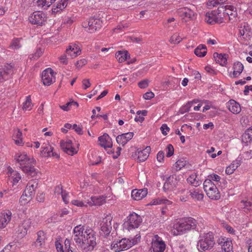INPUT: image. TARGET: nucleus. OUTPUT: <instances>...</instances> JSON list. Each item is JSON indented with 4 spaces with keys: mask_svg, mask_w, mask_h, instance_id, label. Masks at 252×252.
Wrapping results in <instances>:
<instances>
[{
    "mask_svg": "<svg viewBox=\"0 0 252 252\" xmlns=\"http://www.w3.org/2000/svg\"><path fill=\"white\" fill-rule=\"evenodd\" d=\"M73 240L86 252H91L96 245L95 232L91 228L82 225L73 229Z\"/></svg>",
    "mask_w": 252,
    "mask_h": 252,
    "instance_id": "f257e3e1",
    "label": "nucleus"
},
{
    "mask_svg": "<svg viewBox=\"0 0 252 252\" xmlns=\"http://www.w3.org/2000/svg\"><path fill=\"white\" fill-rule=\"evenodd\" d=\"M208 177L203 183L204 189L209 198L213 200H219L220 194L217 186H225V181L218 174H210Z\"/></svg>",
    "mask_w": 252,
    "mask_h": 252,
    "instance_id": "f03ea898",
    "label": "nucleus"
},
{
    "mask_svg": "<svg viewBox=\"0 0 252 252\" xmlns=\"http://www.w3.org/2000/svg\"><path fill=\"white\" fill-rule=\"evenodd\" d=\"M15 159L19 163L22 171L25 173H37L38 170L35 167L36 160L32 157L28 156L26 153L19 152L15 156Z\"/></svg>",
    "mask_w": 252,
    "mask_h": 252,
    "instance_id": "7ed1b4c3",
    "label": "nucleus"
},
{
    "mask_svg": "<svg viewBox=\"0 0 252 252\" xmlns=\"http://www.w3.org/2000/svg\"><path fill=\"white\" fill-rule=\"evenodd\" d=\"M196 226V221L195 219L191 217L184 218L173 224L171 233L174 236L182 235L194 229Z\"/></svg>",
    "mask_w": 252,
    "mask_h": 252,
    "instance_id": "20e7f679",
    "label": "nucleus"
},
{
    "mask_svg": "<svg viewBox=\"0 0 252 252\" xmlns=\"http://www.w3.org/2000/svg\"><path fill=\"white\" fill-rule=\"evenodd\" d=\"M140 234H136L134 237L129 239L124 238L113 241L111 245V249L115 252L127 250L140 241Z\"/></svg>",
    "mask_w": 252,
    "mask_h": 252,
    "instance_id": "39448f33",
    "label": "nucleus"
},
{
    "mask_svg": "<svg viewBox=\"0 0 252 252\" xmlns=\"http://www.w3.org/2000/svg\"><path fill=\"white\" fill-rule=\"evenodd\" d=\"M215 245L214 235L209 232L200 235L197 244V248L199 252H204L211 250Z\"/></svg>",
    "mask_w": 252,
    "mask_h": 252,
    "instance_id": "423d86ee",
    "label": "nucleus"
},
{
    "mask_svg": "<svg viewBox=\"0 0 252 252\" xmlns=\"http://www.w3.org/2000/svg\"><path fill=\"white\" fill-rule=\"evenodd\" d=\"M142 222V219L140 215L133 212L126 217V220L123 226L125 229L130 231L138 228Z\"/></svg>",
    "mask_w": 252,
    "mask_h": 252,
    "instance_id": "0eeeda50",
    "label": "nucleus"
},
{
    "mask_svg": "<svg viewBox=\"0 0 252 252\" xmlns=\"http://www.w3.org/2000/svg\"><path fill=\"white\" fill-rule=\"evenodd\" d=\"M83 28L90 33H94L99 30L102 26V21L98 17H92L82 23Z\"/></svg>",
    "mask_w": 252,
    "mask_h": 252,
    "instance_id": "6e6552de",
    "label": "nucleus"
},
{
    "mask_svg": "<svg viewBox=\"0 0 252 252\" xmlns=\"http://www.w3.org/2000/svg\"><path fill=\"white\" fill-rule=\"evenodd\" d=\"M179 177L178 174H170L166 177V180L163 185V190L165 192L174 191L178 186Z\"/></svg>",
    "mask_w": 252,
    "mask_h": 252,
    "instance_id": "1a4fd4ad",
    "label": "nucleus"
},
{
    "mask_svg": "<svg viewBox=\"0 0 252 252\" xmlns=\"http://www.w3.org/2000/svg\"><path fill=\"white\" fill-rule=\"evenodd\" d=\"M112 217L110 215H106L104 218H103L100 221V235L106 237L110 234L112 226L111 221Z\"/></svg>",
    "mask_w": 252,
    "mask_h": 252,
    "instance_id": "9d476101",
    "label": "nucleus"
},
{
    "mask_svg": "<svg viewBox=\"0 0 252 252\" xmlns=\"http://www.w3.org/2000/svg\"><path fill=\"white\" fill-rule=\"evenodd\" d=\"M177 13L183 23H187L193 20L195 16L194 12L187 7L179 8Z\"/></svg>",
    "mask_w": 252,
    "mask_h": 252,
    "instance_id": "9b49d317",
    "label": "nucleus"
},
{
    "mask_svg": "<svg viewBox=\"0 0 252 252\" xmlns=\"http://www.w3.org/2000/svg\"><path fill=\"white\" fill-rule=\"evenodd\" d=\"M166 244L162 238L158 235H155L152 238L151 249L153 252H164Z\"/></svg>",
    "mask_w": 252,
    "mask_h": 252,
    "instance_id": "f8f14e48",
    "label": "nucleus"
},
{
    "mask_svg": "<svg viewBox=\"0 0 252 252\" xmlns=\"http://www.w3.org/2000/svg\"><path fill=\"white\" fill-rule=\"evenodd\" d=\"M47 20L45 14L42 12L37 11L33 12L29 18V22L32 25L42 26L45 24Z\"/></svg>",
    "mask_w": 252,
    "mask_h": 252,
    "instance_id": "ddd939ff",
    "label": "nucleus"
},
{
    "mask_svg": "<svg viewBox=\"0 0 252 252\" xmlns=\"http://www.w3.org/2000/svg\"><path fill=\"white\" fill-rule=\"evenodd\" d=\"M151 151V147L147 146L143 149H137L134 152L131 154V157L137 160L138 162H143L145 161L149 156Z\"/></svg>",
    "mask_w": 252,
    "mask_h": 252,
    "instance_id": "4468645a",
    "label": "nucleus"
},
{
    "mask_svg": "<svg viewBox=\"0 0 252 252\" xmlns=\"http://www.w3.org/2000/svg\"><path fill=\"white\" fill-rule=\"evenodd\" d=\"M40 155L45 158L54 157L59 159L60 155L57 151L54 150V148L49 143L44 144L41 148Z\"/></svg>",
    "mask_w": 252,
    "mask_h": 252,
    "instance_id": "2eb2a0df",
    "label": "nucleus"
},
{
    "mask_svg": "<svg viewBox=\"0 0 252 252\" xmlns=\"http://www.w3.org/2000/svg\"><path fill=\"white\" fill-rule=\"evenodd\" d=\"M41 79L44 85L50 86L55 82L54 71L50 68L46 69L42 73Z\"/></svg>",
    "mask_w": 252,
    "mask_h": 252,
    "instance_id": "dca6fc26",
    "label": "nucleus"
},
{
    "mask_svg": "<svg viewBox=\"0 0 252 252\" xmlns=\"http://www.w3.org/2000/svg\"><path fill=\"white\" fill-rule=\"evenodd\" d=\"M60 146L62 149L69 155H73L77 153L78 150L74 147L70 140H62L60 141Z\"/></svg>",
    "mask_w": 252,
    "mask_h": 252,
    "instance_id": "f3484780",
    "label": "nucleus"
},
{
    "mask_svg": "<svg viewBox=\"0 0 252 252\" xmlns=\"http://www.w3.org/2000/svg\"><path fill=\"white\" fill-rule=\"evenodd\" d=\"M205 20L209 24H214L217 23H221L223 18L221 15H219V12L214 10L206 13Z\"/></svg>",
    "mask_w": 252,
    "mask_h": 252,
    "instance_id": "a211bd4d",
    "label": "nucleus"
},
{
    "mask_svg": "<svg viewBox=\"0 0 252 252\" xmlns=\"http://www.w3.org/2000/svg\"><path fill=\"white\" fill-rule=\"evenodd\" d=\"M65 52L68 56L73 59L80 55L81 53V50L78 44L70 43L66 48Z\"/></svg>",
    "mask_w": 252,
    "mask_h": 252,
    "instance_id": "6ab92c4d",
    "label": "nucleus"
},
{
    "mask_svg": "<svg viewBox=\"0 0 252 252\" xmlns=\"http://www.w3.org/2000/svg\"><path fill=\"white\" fill-rule=\"evenodd\" d=\"M99 145L105 148H111L112 147L113 143L111 138L107 133H104L98 137Z\"/></svg>",
    "mask_w": 252,
    "mask_h": 252,
    "instance_id": "aec40b11",
    "label": "nucleus"
},
{
    "mask_svg": "<svg viewBox=\"0 0 252 252\" xmlns=\"http://www.w3.org/2000/svg\"><path fill=\"white\" fill-rule=\"evenodd\" d=\"M219 243L221 245L223 252H233L232 241L228 238H222Z\"/></svg>",
    "mask_w": 252,
    "mask_h": 252,
    "instance_id": "412c9836",
    "label": "nucleus"
},
{
    "mask_svg": "<svg viewBox=\"0 0 252 252\" xmlns=\"http://www.w3.org/2000/svg\"><path fill=\"white\" fill-rule=\"evenodd\" d=\"M133 135V133L130 132L119 135L116 137L117 142L124 146L132 138Z\"/></svg>",
    "mask_w": 252,
    "mask_h": 252,
    "instance_id": "4be33fe9",
    "label": "nucleus"
},
{
    "mask_svg": "<svg viewBox=\"0 0 252 252\" xmlns=\"http://www.w3.org/2000/svg\"><path fill=\"white\" fill-rule=\"evenodd\" d=\"M105 202V197L103 196H94L87 199L86 203L90 206L93 205H101Z\"/></svg>",
    "mask_w": 252,
    "mask_h": 252,
    "instance_id": "5701e85b",
    "label": "nucleus"
},
{
    "mask_svg": "<svg viewBox=\"0 0 252 252\" xmlns=\"http://www.w3.org/2000/svg\"><path fill=\"white\" fill-rule=\"evenodd\" d=\"M37 185L36 182L34 181H31L28 183L24 193L29 198L32 199L34 195Z\"/></svg>",
    "mask_w": 252,
    "mask_h": 252,
    "instance_id": "b1692460",
    "label": "nucleus"
},
{
    "mask_svg": "<svg viewBox=\"0 0 252 252\" xmlns=\"http://www.w3.org/2000/svg\"><path fill=\"white\" fill-rule=\"evenodd\" d=\"M226 106L228 109L234 114H238L241 111L240 104L233 99L228 101L226 103Z\"/></svg>",
    "mask_w": 252,
    "mask_h": 252,
    "instance_id": "393cba45",
    "label": "nucleus"
},
{
    "mask_svg": "<svg viewBox=\"0 0 252 252\" xmlns=\"http://www.w3.org/2000/svg\"><path fill=\"white\" fill-rule=\"evenodd\" d=\"M148 193L146 188L140 189H133L131 191V197L135 200H140L144 198Z\"/></svg>",
    "mask_w": 252,
    "mask_h": 252,
    "instance_id": "a878e982",
    "label": "nucleus"
},
{
    "mask_svg": "<svg viewBox=\"0 0 252 252\" xmlns=\"http://www.w3.org/2000/svg\"><path fill=\"white\" fill-rule=\"evenodd\" d=\"M203 179L201 174H190L187 178L188 182L194 187H198L201 184Z\"/></svg>",
    "mask_w": 252,
    "mask_h": 252,
    "instance_id": "bb28decb",
    "label": "nucleus"
},
{
    "mask_svg": "<svg viewBox=\"0 0 252 252\" xmlns=\"http://www.w3.org/2000/svg\"><path fill=\"white\" fill-rule=\"evenodd\" d=\"M12 213L10 211H6L1 213L0 219V227L5 228L11 219Z\"/></svg>",
    "mask_w": 252,
    "mask_h": 252,
    "instance_id": "cd10ccee",
    "label": "nucleus"
},
{
    "mask_svg": "<svg viewBox=\"0 0 252 252\" xmlns=\"http://www.w3.org/2000/svg\"><path fill=\"white\" fill-rule=\"evenodd\" d=\"M244 69L243 64L240 62H237L234 63L233 66V72L230 73L229 76L231 78H236L238 77L242 73Z\"/></svg>",
    "mask_w": 252,
    "mask_h": 252,
    "instance_id": "c85d7f7f",
    "label": "nucleus"
},
{
    "mask_svg": "<svg viewBox=\"0 0 252 252\" xmlns=\"http://www.w3.org/2000/svg\"><path fill=\"white\" fill-rule=\"evenodd\" d=\"M37 238L34 242L36 247L42 248L45 243L46 236L44 232L39 231L37 233Z\"/></svg>",
    "mask_w": 252,
    "mask_h": 252,
    "instance_id": "c756f323",
    "label": "nucleus"
},
{
    "mask_svg": "<svg viewBox=\"0 0 252 252\" xmlns=\"http://www.w3.org/2000/svg\"><path fill=\"white\" fill-rule=\"evenodd\" d=\"M13 139L15 143L19 146H22L24 144L22 131L19 128L14 130L13 135Z\"/></svg>",
    "mask_w": 252,
    "mask_h": 252,
    "instance_id": "7c9ffc66",
    "label": "nucleus"
},
{
    "mask_svg": "<svg viewBox=\"0 0 252 252\" xmlns=\"http://www.w3.org/2000/svg\"><path fill=\"white\" fill-rule=\"evenodd\" d=\"M191 197L197 201H200L203 199L204 194L202 191L199 189H193L189 191Z\"/></svg>",
    "mask_w": 252,
    "mask_h": 252,
    "instance_id": "2f4dec72",
    "label": "nucleus"
},
{
    "mask_svg": "<svg viewBox=\"0 0 252 252\" xmlns=\"http://www.w3.org/2000/svg\"><path fill=\"white\" fill-rule=\"evenodd\" d=\"M213 56L217 63H219L222 66H224L226 64L227 59L225 54L215 53L213 55Z\"/></svg>",
    "mask_w": 252,
    "mask_h": 252,
    "instance_id": "473e14b6",
    "label": "nucleus"
},
{
    "mask_svg": "<svg viewBox=\"0 0 252 252\" xmlns=\"http://www.w3.org/2000/svg\"><path fill=\"white\" fill-rule=\"evenodd\" d=\"M68 1V0H61L60 1L56 6H54L52 8V12L54 13H57L61 11L67 6Z\"/></svg>",
    "mask_w": 252,
    "mask_h": 252,
    "instance_id": "72a5a7b5",
    "label": "nucleus"
},
{
    "mask_svg": "<svg viewBox=\"0 0 252 252\" xmlns=\"http://www.w3.org/2000/svg\"><path fill=\"white\" fill-rule=\"evenodd\" d=\"M172 204V202L170 200L166 199L165 197H158L155 198L151 201L150 204L151 205H157L165 204L169 205Z\"/></svg>",
    "mask_w": 252,
    "mask_h": 252,
    "instance_id": "f704fd0d",
    "label": "nucleus"
},
{
    "mask_svg": "<svg viewBox=\"0 0 252 252\" xmlns=\"http://www.w3.org/2000/svg\"><path fill=\"white\" fill-rule=\"evenodd\" d=\"M194 53L199 57H204L207 53L206 46L203 44H200L194 49Z\"/></svg>",
    "mask_w": 252,
    "mask_h": 252,
    "instance_id": "c9c22d12",
    "label": "nucleus"
},
{
    "mask_svg": "<svg viewBox=\"0 0 252 252\" xmlns=\"http://www.w3.org/2000/svg\"><path fill=\"white\" fill-rule=\"evenodd\" d=\"M242 140L243 142L248 143L252 141V126L247 129L243 134Z\"/></svg>",
    "mask_w": 252,
    "mask_h": 252,
    "instance_id": "e433bc0d",
    "label": "nucleus"
},
{
    "mask_svg": "<svg viewBox=\"0 0 252 252\" xmlns=\"http://www.w3.org/2000/svg\"><path fill=\"white\" fill-rule=\"evenodd\" d=\"M33 105L32 102L31 95H28L26 97V100L23 103V110L26 111H30L32 109Z\"/></svg>",
    "mask_w": 252,
    "mask_h": 252,
    "instance_id": "4c0bfd02",
    "label": "nucleus"
},
{
    "mask_svg": "<svg viewBox=\"0 0 252 252\" xmlns=\"http://www.w3.org/2000/svg\"><path fill=\"white\" fill-rule=\"evenodd\" d=\"M115 56L119 63H123L126 60L128 53L126 51H119L116 53Z\"/></svg>",
    "mask_w": 252,
    "mask_h": 252,
    "instance_id": "58836bf2",
    "label": "nucleus"
},
{
    "mask_svg": "<svg viewBox=\"0 0 252 252\" xmlns=\"http://www.w3.org/2000/svg\"><path fill=\"white\" fill-rule=\"evenodd\" d=\"M240 165L239 161H233L225 170V173H233L235 170Z\"/></svg>",
    "mask_w": 252,
    "mask_h": 252,
    "instance_id": "ea45409f",
    "label": "nucleus"
},
{
    "mask_svg": "<svg viewBox=\"0 0 252 252\" xmlns=\"http://www.w3.org/2000/svg\"><path fill=\"white\" fill-rule=\"evenodd\" d=\"M56 0H37V3L38 7L43 9L49 7Z\"/></svg>",
    "mask_w": 252,
    "mask_h": 252,
    "instance_id": "a19ab883",
    "label": "nucleus"
},
{
    "mask_svg": "<svg viewBox=\"0 0 252 252\" xmlns=\"http://www.w3.org/2000/svg\"><path fill=\"white\" fill-rule=\"evenodd\" d=\"M250 28L248 23H242L239 27V34L240 36H243L245 34L248 33Z\"/></svg>",
    "mask_w": 252,
    "mask_h": 252,
    "instance_id": "79ce46f5",
    "label": "nucleus"
},
{
    "mask_svg": "<svg viewBox=\"0 0 252 252\" xmlns=\"http://www.w3.org/2000/svg\"><path fill=\"white\" fill-rule=\"evenodd\" d=\"M241 206L245 212L252 211V201L243 200L241 202Z\"/></svg>",
    "mask_w": 252,
    "mask_h": 252,
    "instance_id": "37998d69",
    "label": "nucleus"
},
{
    "mask_svg": "<svg viewBox=\"0 0 252 252\" xmlns=\"http://www.w3.org/2000/svg\"><path fill=\"white\" fill-rule=\"evenodd\" d=\"M187 164L186 160L179 159L174 165V168L176 171H179L182 168L185 167Z\"/></svg>",
    "mask_w": 252,
    "mask_h": 252,
    "instance_id": "c03bdc74",
    "label": "nucleus"
},
{
    "mask_svg": "<svg viewBox=\"0 0 252 252\" xmlns=\"http://www.w3.org/2000/svg\"><path fill=\"white\" fill-rule=\"evenodd\" d=\"M235 8L230 5H225V12H224V16L226 14L227 16H235L236 15V12L234 10Z\"/></svg>",
    "mask_w": 252,
    "mask_h": 252,
    "instance_id": "a18cd8bd",
    "label": "nucleus"
},
{
    "mask_svg": "<svg viewBox=\"0 0 252 252\" xmlns=\"http://www.w3.org/2000/svg\"><path fill=\"white\" fill-rule=\"evenodd\" d=\"M20 38H15L13 39L9 45V48L13 50L19 49L22 46L20 44Z\"/></svg>",
    "mask_w": 252,
    "mask_h": 252,
    "instance_id": "49530a36",
    "label": "nucleus"
},
{
    "mask_svg": "<svg viewBox=\"0 0 252 252\" xmlns=\"http://www.w3.org/2000/svg\"><path fill=\"white\" fill-rule=\"evenodd\" d=\"M87 200V199L86 198H85L84 201L78 199H73L71 200V204L79 207H87L89 205L86 202Z\"/></svg>",
    "mask_w": 252,
    "mask_h": 252,
    "instance_id": "de8ad7c7",
    "label": "nucleus"
},
{
    "mask_svg": "<svg viewBox=\"0 0 252 252\" xmlns=\"http://www.w3.org/2000/svg\"><path fill=\"white\" fill-rule=\"evenodd\" d=\"M182 40V38L180 37L179 34L178 33H175L170 37L169 42L171 44H176L179 43Z\"/></svg>",
    "mask_w": 252,
    "mask_h": 252,
    "instance_id": "09e8293b",
    "label": "nucleus"
},
{
    "mask_svg": "<svg viewBox=\"0 0 252 252\" xmlns=\"http://www.w3.org/2000/svg\"><path fill=\"white\" fill-rule=\"evenodd\" d=\"M16 233L19 237L23 238L27 235V230L20 224L17 228Z\"/></svg>",
    "mask_w": 252,
    "mask_h": 252,
    "instance_id": "8fccbe9b",
    "label": "nucleus"
},
{
    "mask_svg": "<svg viewBox=\"0 0 252 252\" xmlns=\"http://www.w3.org/2000/svg\"><path fill=\"white\" fill-rule=\"evenodd\" d=\"M251 117L249 115H244L240 120V122L243 126H247L250 125Z\"/></svg>",
    "mask_w": 252,
    "mask_h": 252,
    "instance_id": "3c124183",
    "label": "nucleus"
},
{
    "mask_svg": "<svg viewBox=\"0 0 252 252\" xmlns=\"http://www.w3.org/2000/svg\"><path fill=\"white\" fill-rule=\"evenodd\" d=\"M72 106L78 107V104L76 102L71 101L66 103L65 105L60 106V108L65 111H68L70 110Z\"/></svg>",
    "mask_w": 252,
    "mask_h": 252,
    "instance_id": "603ef678",
    "label": "nucleus"
},
{
    "mask_svg": "<svg viewBox=\"0 0 252 252\" xmlns=\"http://www.w3.org/2000/svg\"><path fill=\"white\" fill-rule=\"evenodd\" d=\"M227 0H212L208 2L207 5L209 7H215L218 5H221Z\"/></svg>",
    "mask_w": 252,
    "mask_h": 252,
    "instance_id": "864d4df0",
    "label": "nucleus"
},
{
    "mask_svg": "<svg viewBox=\"0 0 252 252\" xmlns=\"http://www.w3.org/2000/svg\"><path fill=\"white\" fill-rule=\"evenodd\" d=\"M31 199L29 198L24 193L20 198L19 202L22 205H24L29 202Z\"/></svg>",
    "mask_w": 252,
    "mask_h": 252,
    "instance_id": "5fc2aeb1",
    "label": "nucleus"
},
{
    "mask_svg": "<svg viewBox=\"0 0 252 252\" xmlns=\"http://www.w3.org/2000/svg\"><path fill=\"white\" fill-rule=\"evenodd\" d=\"M32 224V221L31 219H28L24 220L23 222L21 225L24 227L28 232V230L30 229Z\"/></svg>",
    "mask_w": 252,
    "mask_h": 252,
    "instance_id": "6e6d98bb",
    "label": "nucleus"
},
{
    "mask_svg": "<svg viewBox=\"0 0 252 252\" xmlns=\"http://www.w3.org/2000/svg\"><path fill=\"white\" fill-rule=\"evenodd\" d=\"M157 159L159 163H163L164 160V153L162 151H159L157 155Z\"/></svg>",
    "mask_w": 252,
    "mask_h": 252,
    "instance_id": "4d7b16f0",
    "label": "nucleus"
},
{
    "mask_svg": "<svg viewBox=\"0 0 252 252\" xmlns=\"http://www.w3.org/2000/svg\"><path fill=\"white\" fill-rule=\"evenodd\" d=\"M166 157H170L174 154V148L171 144H168L166 147Z\"/></svg>",
    "mask_w": 252,
    "mask_h": 252,
    "instance_id": "13d9d810",
    "label": "nucleus"
},
{
    "mask_svg": "<svg viewBox=\"0 0 252 252\" xmlns=\"http://www.w3.org/2000/svg\"><path fill=\"white\" fill-rule=\"evenodd\" d=\"M13 176H12L9 177V180H11V182H12L13 184H17L19 180L21 179V176H19V174H13Z\"/></svg>",
    "mask_w": 252,
    "mask_h": 252,
    "instance_id": "bf43d9fd",
    "label": "nucleus"
},
{
    "mask_svg": "<svg viewBox=\"0 0 252 252\" xmlns=\"http://www.w3.org/2000/svg\"><path fill=\"white\" fill-rule=\"evenodd\" d=\"M12 68L13 66L11 64H7L6 65H5L1 70H2L3 72L6 73L7 76L8 78L9 74L11 73Z\"/></svg>",
    "mask_w": 252,
    "mask_h": 252,
    "instance_id": "052dcab7",
    "label": "nucleus"
},
{
    "mask_svg": "<svg viewBox=\"0 0 252 252\" xmlns=\"http://www.w3.org/2000/svg\"><path fill=\"white\" fill-rule=\"evenodd\" d=\"M160 129L163 135H166L167 134V132L170 130L169 127L166 124H162Z\"/></svg>",
    "mask_w": 252,
    "mask_h": 252,
    "instance_id": "680f3d73",
    "label": "nucleus"
},
{
    "mask_svg": "<svg viewBox=\"0 0 252 252\" xmlns=\"http://www.w3.org/2000/svg\"><path fill=\"white\" fill-rule=\"evenodd\" d=\"M149 81L148 80L145 79L139 82L138 84V87L141 89H145L148 86Z\"/></svg>",
    "mask_w": 252,
    "mask_h": 252,
    "instance_id": "e2e57ef3",
    "label": "nucleus"
},
{
    "mask_svg": "<svg viewBox=\"0 0 252 252\" xmlns=\"http://www.w3.org/2000/svg\"><path fill=\"white\" fill-rule=\"evenodd\" d=\"M72 129L80 135H82L83 134L82 127L80 126H78L76 124H74L72 125Z\"/></svg>",
    "mask_w": 252,
    "mask_h": 252,
    "instance_id": "0e129e2a",
    "label": "nucleus"
},
{
    "mask_svg": "<svg viewBox=\"0 0 252 252\" xmlns=\"http://www.w3.org/2000/svg\"><path fill=\"white\" fill-rule=\"evenodd\" d=\"M64 191L65 190H63L61 185L57 186L55 189V194L57 195L60 194L62 195Z\"/></svg>",
    "mask_w": 252,
    "mask_h": 252,
    "instance_id": "69168bd1",
    "label": "nucleus"
},
{
    "mask_svg": "<svg viewBox=\"0 0 252 252\" xmlns=\"http://www.w3.org/2000/svg\"><path fill=\"white\" fill-rule=\"evenodd\" d=\"M154 96H155L154 94L152 92H147L146 93L144 94H143V97L145 99L149 100V99H151V98H153L154 97Z\"/></svg>",
    "mask_w": 252,
    "mask_h": 252,
    "instance_id": "338daca9",
    "label": "nucleus"
},
{
    "mask_svg": "<svg viewBox=\"0 0 252 252\" xmlns=\"http://www.w3.org/2000/svg\"><path fill=\"white\" fill-rule=\"evenodd\" d=\"M56 247L58 252H65V248L61 243L56 242Z\"/></svg>",
    "mask_w": 252,
    "mask_h": 252,
    "instance_id": "774afa93",
    "label": "nucleus"
}]
</instances>
